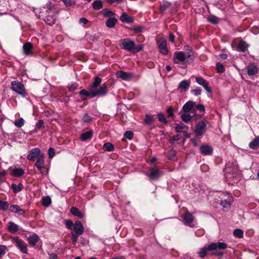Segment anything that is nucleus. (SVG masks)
Wrapping results in <instances>:
<instances>
[{"mask_svg": "<svg viewBox=\"0 0 259 259\" xmlns=\"http://www.w3.org/2000/svg\"><path fill=\"white\" fill-rule=\"evenodd\" d=\"M107 89L108 84L104 83L99 87L98 90H93L90 89V91H88L85 89H82L79 91V95L81 96V101H85L96 96H105L107 93Z\"/></svg>", "mask_w": 259, "mask_h": 259, "instance_id": "nucleus-1", "label": "nucleus"}, {"mask_svg": "<svg viewBox=\"0 0 259 259\" xmlns=\"http://www.w3.org/2000/svg\"><path fill=\"white\" fill-rule=\"evenodd\" d=\"M119 46L122 49L133 53L142 51L144 48L143 45L136 46L135 42L130 38L121 39L119 40Z\"/></svg>", "mask_w": 259, "mask_h": 259, "instance_id": "nucleus-2", "label": "nucleus"}, {"mask_svg": "<svg viewBox=\"0 0 259 259\" xmlns=\"http://www.w3.org/2000/svg\"><path fill=\"white\" fill-rule=\"evenodd\" d=\"M227 247V245L224 242H219L211 243L207 247L200 249L198 252L199 256L201 257H204L206 253V251H212L217 249H224Z\"/></svg>", "mask_w": 259, "mask_h": 259, "instance_id": "nucleus-3", "label": "nucleus"}, {"mask_svg": "<svg viewBox=\"0 0 259 259\" xmlns=\"http://www.w3.org/2000/svg\"><path fill=\"white\" fill-rule=\"evenodd\" d=\"M55 12L52 13L46 14V12H40L39 14V18L43 20L45 23L50 26L53 25L55 22L56 18L55 16Z\"/></svg>", "mask_w": 259, "mask_h": 259, "instance_id": "nucleus-4", "label": "nucleus"}, {"mask_svg": "<svg viewBox=\"0 0 259 259\" xmlns=\"http://www.w3.org/2000/svg\"><path fill=\"white\" fill-rule=\"evenodd\" d=\"M12 90L24 97L27 95L25 90V87L21 82L19 81H13L11 83Z\"/></svg>", "mask_w": 259, "mask_h": 259, "instance_id": "nucleus-5", "label": "nucleus"}, {"mask_svg": "<svg viewBox=\"0 0 259 259\" xmlns=\"http://www.w3.org/2000/svg\"><path fill=\"white\" fill-rule=\"evenodd\" d=\"M159 52L163 55H166L168 53V49L166 45V41L164 38H161L157 41Z\"/></svg>", "mask_w": 259, "mask_h": 259, "instance_id": "nucleus-6", "label": "nucleus"}, {"mask_svg": "<svg viewBox=\"0 0 259 259\" xmlns=\"http://www.w3.org/2000/svg\"><path fill=\"white\" fill-rule=\"evenodd\" d=\"M13 240L17 247H18L23 253H27V246L24 241L20 240L18 237H14Z\"/></svg>", "mask_w": 259, "mask_h": 259, "instance_id": "nucleus-7", "label": "nucleus"}, {"mask_svg": "<svg viewBox=\"0 0 259 259\" xmlns=\"http://www.w3.org/2000/svg\"><path fill=\"white\" fill-rule=\"evenodd\" d=\"M186 58L183 52H175L174 54L173 60L175 63L179 64L180 62H184Z\"/></svg>", "mask_w": 259, "mask_h": 259, "instance_id": "nucleus-8", "label": "nucleus"}, {"mask_svg": "<svg viewBox=\"0 0 259 259\" xmlns=\"http://www.w3.org/2000/svg\"><path fill=\"white\" fill-rule=\"evenodd\" d=\"M161 175L160 171L156 168H151L146 174L151 180L157 179Z\"/></svg>", "mask_w": 259, "mask_h": 259, "instance_id": "nucleus-9", "label": "nucleus"}, {"mask_svg": "<svg viewBox=\"0 0 259 259\" xmlns=\"http://www.w3.org/2000/svg\"><path fill=\"white\" fill-rule=\"evenodd\" d=\"M116 74L118 78H120L123 80H130L134 77L133 73L126 72L122 70L117 71Z\"/></svg>", "mask_w": 259, "mask_h": 259, "instance_id": "nucleus-10", "label": "nucleus"}, {"mask_svg": "<svg viewBox=\"0 0 259 259\" xmlns=\"http://www.w3.org/2000/svg\"><path fill=\"white\" fill-rule=\"evenodd\" d=\"M184 50L186 52V56L187 58V62L189 64H191L194 61V58L193 57V53L192 50L190 49L189 46L186 45L184 47Z\"/></svg>", "mask_w": 259, "mask_h": 259, "instance_id": "nucleus-11", "label": "nucleus"}, {"mask_svg": "<svg viewBox=\"0 0 259 259\" xmlns=\"http://www.w3.org/2000/svg\"><path fill=\"white\" fill-rule=\"evenodd\" d=\"M206 124L204 122H200L196 126L195 134L197 136H202L205 132Z\"/></svg>", "mask_w": 259, "mask_h": 259, "instance_id": "nucleus-12", "label": "nucleus"}, {"mask_svg": "<svg viewBox=\"0 0 259 259\" xmlns=\"http://www.w3.org/2000/svg\"><path fill=\"white\" fill-rule=\"evenodd\" d=\"M175 129L177 132L184 133L186 135V138H189L190 136L187 134L188 127L183 123H180L177 124L175 126Z\"/></svg>", "mask_w": 259, "mask_h": 259, "instance_id": "nucleus-13", "label": "nucleus"}, {"mask_svg": "<svg viewBox=\"0 0 259 259\" xmlns=\"http://www.w3.org/2000/svg\"><path fill=\"white\" fill-rule=\"evenodd\" d=\"M195 105V102L189 101L187 102L183 106L182 110L185 113H187L190 111L194 112V106Z\"/></svg>", "mask_w": 259, "mask_h": 259, "instance_id": "nucleus-14", "label": "nucleus"}, {"mask_svg": "<svg viewBox=\"0 0 259 259\" xmlns=\"http://www.w3.org/2000/svg\"><path fill=\"white\" fill-rule=\"evenodd\" d=\"M247 74L249 76L255 75L258 72V68L253 63L249 64L246 67Z\"/></svg>", "mask_w": 259, "mask_h": 259, "instance_id": "nucleus-15", "label": "nucleus"}, {"mask_svg": "<svg viewBox=\"0 0 259 259\" xmlns=\"http://www.w3.org/2000/svg\"><path fill=\"white\" fill-rule=\"evenodd\" d=\"M183 222L186 225H189L192 223L194 219V217L190 212H187L185 214L182 216Z\"/></svg>", "mask_w": 259, "mask_h": 259, "instance_id": "nucleus-16", "label": "nucleus"}, {"mask_svg": "<svg viewBox=\"0 0 259 259\" xmlns=\"http://www.w3.org/2000/svg\"><path fill=\"white\" fill-rule=\"evenodd\" d=\"M73 230L75 233L77 235H81L83 233L84 228L80 221H75L73 225Z\"/></svg>", "mask_w": 259, "mask_h": 259, "instance_id": "nucleus-17", "label": "nucleus"}, {"mask_svg": "<svg viewBox=\"0 0 259 259\" xmlns=\"http://www.w3.org/2000/svg\"><path fill=\"white\" fill-rule=\"evenodd\" d=\"M249 47V45L247 44L245 41H244L242 39H241L237 46V51L241 52V53H244L246 50L248 49Z\"/></svg>", "mask_w": 259, "mask_h": 259, "instance_id": "nucleus-18", "label": "nucleus"}, {"mask_svg": "<svg viewBox=\"0 0 259 259\" xmlns=\"http://www.w3.org/2000/svg\"><path fill=\"white\" fill-rule=\"evenodd\" d=\"M40 152V150L38 148L32 149L27 155V159L31 161L34 160L37 156H39Z\"/></svg>", "mask_w": 259, "mask_h": 259, "instance_id": "nucleus-19", "label": "nucleus"}, {"mask_svg": "<svg viewBox=\"0 0 259 259\" xmlns=\"http://www.w3.org/2000/svg\"><path fill=\"white\" fill-rule=\"evenodd\" d=\"M32 49V44L29 42L25 43L23 46V52L26 55H32L33 53Z\"/></svg>", "mask_w": 259, "mask_h": 259, "instance_id": "nucleus-20", "label": "nucleus"}, {"mask_svg": "<svg viewBox=\"0 0 259 259\" xmlns=\"http://www.w3.org/2000/svg\"><path fill=\"white\" fill-rule=\"evenodd\" d=\"M212 148L207 145H202L200 147V151L203 155H210L212 153Z\"/></svg>", "mask_w": 259, "mask_h": 259, "instance_id": "nucleus-21", "label": "nucleus"}, {"mask_svg": "<svg viewBox=\"0 0 259 259\" xmlns=\"http://www.w3.org/2000/svg\"><path fill=\"white\" fill-rule=\"evenodd\" d=\"M190 80H183L181 81L178 85V89H180L182 91L186 92L190 87Z\"/></svg>", "mask_w": 259, "mask_h": 259, "instance_id": "nucleus-22", "label": "nucleus"}, {"mask_svg": "<svg viewBox=\"0 0 259 259\" xmlns=\"http://www.w3.org/2000/svg\"><path fill=\"white\" fill-rule=\"evenodd\" d=\"M102 78L100 77L96 76L94 77V81L89 85L90 89L93 90H98L99 89H97V88L100 86Z\"/></svg>", "mask_w": 259, "mask_h": 259, "instance_id": "nucleus-23", "label": "nucleus"}, {"mask_svg": "<svg viewBox=\"0 0 259 259\" xmlns=\"http://www.w3.org/2000/svg\"><path fill=\"white\" fill-rule=\"evenodd\" d=\"M37 168L41 170L44 166V155H39L37 159V161L35 164Z\"/></svg>", "mask_w": 259, "mask_h": 259, "instance_id": "nucleus-24", "label": "nucleus"}, {"mask_svg": "<svg viewBox=\"0 0 259 259\" xmlns=\"http://www.w3.org/2000/svg\"><path fill=\"white\" fill-rule=\"evenodd\" d=\"M120 20L123 22L131 23L133 22L134 18L133 17L128 16L126 13H123L120 17Z\"/></svg>", "mask_w": 259, "mask_h": 259, "instance_id": "nucleus-25", "label": "nucleus"}, {"mask_svg": "<svg viewBox=\"0 0 259 259\" xmlns=\"http://www.w3.org/2000/svg\"><path fill=\"white\" fill-rule=\"evenodd\" d=\"M38 236L36 234H33L29 237L28 242L31 246H34L38 241Z\"/></svg>", "mask_w": 259, "mask_h": 259, "instance_id": "nucleus-26", "label": "nucleus"}, {"mask_svg": "<svg viewBox=\"0 0 259 259\" xmlns=\"http://www.w3.org/2000/svg\"><path fill=\"white\" fill-rule=\"evenodd\" d=\"M70 212L73 215L78 217L79 218H83L84 217V214L75 207H72L70 209Z\"/></svg>", "mask_w": 259, "mask_h": 259, "instance_id": "nucleus-27", "label": "nucleus"}, {"mask_svg": "<svg viewBox=\"0 0 259 259\" xmlns=\"http://www.w3.org/2000/svg\"><path fill=\"white\" fill-rule=\"evenodd\" d=\"M249 147L252 149L259 148V136L255 137L249 144Z\"/></svg>", "mask_w": 259, "mask_h": 259, "instance_id": "nucleus-28", "label": "nucleus"}, {"mask_svg": "<svg viewBox=\"0 0 259 259\" xmlns=\"http://www.w3.org/2000/svg\"><path fill=\"white\" fill-rule=\"evenodd\" d=\"M18 229L19 227L17 224L12 222H9L8 227V230L9 232L11 233H15L18 230Z\"/></svg>", "mask_w": 259, "mask_h": 259, "instance_id": "nucleus-29", "label": "nucleus"}, {"mask_svg": "<svg viewBox=\"0 0 259 259\" xmlns=\"http://www.w3.org/2000/svg\"><path fill=\"white\" fill-rule=\"evenodd\" d=\"M117 20L115 18H109L106 22V25L108 28H113L115 25Z\"/></svg>", "mask_w": 259, "mask_h": 259, "instance_id": "nucleus-30", "label": "nucleus"}, {"mask_svg": "<svg viewBox=\"0 0 259 259\" xmlns=\"http://www.w3.org/2000/svg\"><path fill=\"white\" fill-rule=\"evenodd\" d=\"M103 5V2L101 0H95L92 3L93 8L95 10L101 9Z\"/></svg>", "mask_w": 259, "mask_h": 259, "instance_id": "nucleus-31", "label": "nucleus"}, {"mask_svg": "<svg viewBox=\"0 0 259 259\" xmlns=\"http://www.w3.org/2000/svg\"><path fill=\"white\" fill-rule=\"evenodd\" d=\"M171 6V3L168 1H164L160 5L159 11L161 13H163L165 10Z\"/></svg>", "mask_w": 259, "mask_h": 259, "instance_id": "nucleus-32", "label": "nucleus"}, {"mask_svg": "<svg viewBox=\"0 0 259 259\" xmlns=\"http://www.w3.org/2000/svg\"><path fill=\"white\" fill-rule=\"evenodd\" d=\"M24 172L22 168H15L12 170V174L15 177H21L24 174Z\"/></svg>", "mask_w": 259, "mask_h": 259, "instance_id": "nucleus-33", "label": "nucleus"}, {"mask_svg": "<svg viewBox=\"0 0 259 259\" xmlns=\"http://www.w3.org/2000/svg\"><path fill=\"white\" fill-rule=\"evenodd\" d=\"M46 14L52 13L53 11L55 12V5L51 2L46 4Z\"/></svg>", "mask_w": 259, "mask_h": 259, "instance_id": "nucleus-34", "label": "nucleus"}, {"mask_svg": "<svg viewBox=\"0 0 259 259\" xmlns=\"http://www.w3.org/2000/svg\"><path fill=\"white\" fill-rule=\"evenodd\" d=\"M93 133L91 131L87 132L86 133H82L80 136V139L82 141H86L92 138Z\"/></svg>", "mask_w": 259, "mask_h": 259, "instance_id": "nucleus-35", "label": "nucleus"}, {"mask_svg": "<svg viewBox=\"0 0 259 259\" xmlns=\"http://www.w3.org/2000/svg\"><path fill=\"white\" fill-rule=\"evenodd\" d=\"M11 188L14 193H17L22 189V185L21 183L18 184V185L12 184L11 185Z\"/></svg>", "mask_w": 259, "mask_h": 259, "instance_id": "nucleus-36", "label": "nucleus"}, {"mask_svg": "<svg viewBox=\"0 0 259 259\" xmlns=\"http://www.w3.org/2000/svg\"><path fill=\"white\" fill-rule=\"evenodd\" d=\"M154 121L153 116L152 114H147L144 120L145 124L151 125Z\"/></svg>", "mask_w": 259, "mask_h": 259, "instance_id": "nucleus-37", "label": "nucleus"}, {"mask_svg": "<svg viewBox=\"0 0 259 259\" xmlns=\"http://www.w3.org/2000/svg\"><path fill=\"white\" fill-rule=\"evenodd\" d=\"M197 111H198L200 112H205V107L202 104H199L196 105L195 103V105L194 106V112H196Z\"/></svg>", "mask_w": 259, "mask_h": 259, "instance_id": "nucleus-38", "label": "nucleus"}, {"mask_svg": "<svg viewBox=\"0 0 259 259\" xmlns=\"http://www.w3.org/2000/svg\"><path fill=\"white\" fill-rule=\"evenodd\" d=\"M104 11L105 12L103 15L105 17H109V18H113L115 17L116 16V14L114 12H112L111 11L105 9Z\"/></svg>", "mask_w": 259, "mask_h": 259, "instance_id": "nucleus-39", "label": "nucleus"}, {"mask_svg": "<svg viewBox=\"0 0 259 259\" xmlns=\"http://www.w3.org/2000/svg\"><path fill=\"white\" fill-rule=\"evenodd\" d=\"M11 208L13 211L19 214H23L24 213V210L20 208L17 205H12Z\"/></svg>", "mask_w": 259, "mask_h": 259, "instance_id": "nucleus-40", "label": "nucleus"}, {"mask_svg": "<svg viewBox=\"0 0 259 259\" xmlns=\"http://www.w3.org/2000/svg\"><path fill=\"white\" fill-rule=\"evenodd\" d=\"M144 27L142 25H138L135 27H130L128 29L134 31L135 33H139L143 31Z\"/></svg>", "mask_w": 259, "mask_h": 259, "instance_id": "nucleus-41", "label": "nucleus"}, {"mask_svg": "<svg viewBox=\"0 0 259 259\" xmlns=\"http://www.w3.org/2000/svg\"><path fill=\"white\" fill-rule=\"evenodd\" d=\"M234 235L239 238H241L243 236V232L241 229H236L233 232Z\"/></svg>", "mask_w": 259, "mask_h": 259, "instance_id": "nucleus-42", "label": "nucleus"}, {"mask_svg": "<svg viewBox=\"0 0 259 259\" xmlns=\"http://www.w3.org/2000/svg\"><path fill=\"white\" fill-rule=\"evenodd\" d=\"M207 20L213 24H217L219 23L218 18L214 15H210L208 16Z\"/></svg>", "mask_w": 259, "mask_h": 259, "instance_id": "nucleus-43", "label": "nucleus"}, {"mask_svg": "<svg viewBox=\"0 0 259 259\" xmlns=\"http://www.w3.org/2000/svg\"><path fill=\"white\" fill-rule=\"evenodd\" d=\"M216 69L218 73H222L225 72V68L224 66L220 62H217L216 64Z\"/></svg>", "mask_w": 259, "mask_h": 259, "instance_id": "nucleus-44", "label": "nucleus"}, {"mask_svg": "<svg viewBox=\"0 0 259 259\" xmlns=\"http://www.w3.org/2000/svg\"><path fill=\"white\" fill-rule=\"evenodd\" d=\"M113 146L110 143H106L103 145V149L107 151H112L113 150Z\"/></svg>", "mask_w": 259, "mask_h": 259, "instance_id": "nucleus-45", "label": "nucleus"}, {"mask_svg": "<svg viewBox=\"0 0 259 259\" xmlns=\"http://www.w3.org/2000/svg\"><path fill=\"white\" fill-rule=\"evenodd\" d=\"M51 203V200L49 197H44L42 198V205L44 206L48 207L49 206Z\"/></svg>", "mask_w": 259, "mask_h": 259, "instance_id": "nucleus-46", "label": "nucleus"}, {"mask_svg": "<svg viewBox=\"0 0 259 259\" xmlns=\"http://www.w3.org/2000/svg\"><path fill=\"white\" fill-rule=\"evenodd\" d=\"M196 81L197 83L201 86H203L207 82L206 80H205L203 77H196Z\"/></svg>", "mask_w": 259, "mask_h": 259, "instance_id": "nucleus-47", "label": "nucleus"}, {"mask_svg": "<svg viewBox=\"0 0 259 259\" xmlns=\"http://www.w3.org/2000/svg\"><path fill=\"white\" fill-rule=\"evenodd\" d=\"M78 88V84L77 83H74L71 85H68L67 87L68 91L70 92H73L75 90H77Z\"/></svg>", "mask_w": 259, "mask_h": 259, "instance_id": "nucleus-48", "label": "nucleus"}, {"mask_svg": "<svg viewBox=\"0 0 259 259\" xmlns=\"http://www.w3.org/2000/svg\"><path fill=\"white\" fill-rule=\"evenodd\" d=\"M24 119L22 118L15 120L14 122L15 125L18 127H21L24 125Z\"/></svg>", "mask_w": 259, "mask_h": 259, "instance_id": "nucleus-49", "label": "nucleus"}, {"mask_svg": "<svg viewBox=\"0 0 259 259\" xmlns=\"http://www.w3.org/2000/svg\"><path fill=\"white\" fill-rule=\"evenodd\" d=\"M230 167H231V164L228 163L226 165L225 168L224 169V171L226 175H227L226 176V177L227 178H230V175L231 174V171L230 170Z\"/></svg>", "mask_w": 259, "mask_h": 259, "instance_id": "nucleus-50", "label": "nucleus"}, {"mask_svg": "<svg viewBox=\"0 0 259 259\" xmlns=\"http://www.w3.org/2000/svg\"><path fill=\"white\" fill-rule=\"evenodd\" d=\"M65 6L70 7L75 4L76 2L75 0H62Z\"/></svg>", "mask_w": 259, "mask_h": 259, "instance_id": "nucleus-51", "label": "nucleus"}, {"mask_svg": "<svg viewBox=\"0 0 259 259\" xmlns=\"http://www.w3.org/2000/svg\"><path fill=\"white\" fill-rule=\"evenodd\" d=\"M181 118L185 122H188L191 119L190 114H181Z\"/></svg>", "mask_w": 259, "mask_h": 259, "instance_id": "nucleus-52", "label": "nucleus"}, {"mask_svg": "<svg viewBox=\"0 0 259 259\" xmlns=\"http://www.w3.org/2000/svg\"><path fill=\"white\" fill-rule=\"evenodd\" d=\"M220 204L224 208H228L231 206V203L227 200L222 201Z\"/></svg>", "mask_w": 259, "mask_h": 259, "instance_id": "nucleus-53", "label": "nucleus"}, {"mask_svg": "<svg viewBox=\"0 0 259 259\" xmlns=\"http://www.w3.org/2000/svg\"><path fill=\"white\" fill-rule=\"evenodd\" d=\"M7 251L8 249L6 246L0 245V257L4 255Z\"/></svg>", "mask_w": 259, "mask_h": 259, "instance_id": "nucleus-54", "label": "nucleus"}, {"mask_svg": "<svg viewBox=\"0 0 259 259\" xmlns=\"http://www.w3.org/2000/svg\"><path fill=\"white\" fill-rule=\"evenodd\" d=\"M9 205L7 202L0 200V209L7 210L8 208Z\"/></svg>", "mask_w": 259, "mask_h": 259, "instance_id": "nucleus-55", "label": "nucleus"}, {"mask_svg": "<svg viewBox=\"0 0 259 259\" xmlns=\"http://www.w3.org/2000/svg\"><path fill=\"white\" fill-rule=\"evenodd\" d=\"M71 235L72 238V242L73 244H75L77 241L78 237L79 235H77L76 233L74 234V233H71Z\"/></svg>", "mask_w": 259, "mask_h": 259, "instance_id": "nucleus-56", "label": "nucleus"}, {"mask_svg": "<svg viewBox=\"0 0 259 259\" xmlns=\"http://www.w3.org/2000/svg\"><path fill=\"white\" fill-rule=\"evenodd\" d=\"M124 136L125 138H127L129 140H131L133 137V133L131 131H126L124 133Z\"/></svg>", "mask_w": 259, "mask_h": 259, "instance_id": "nucleus-57", "label": "nucleus"}, {"mask_svg": "<svg viewBox=\"0 0 259 259\" xmlns=\"http://www.w3.org/2000/svg\"><path fill=\"white\" fill-rule=\"evenodd\" d=\"M201 90L200 88H197L196 89H193L191 90V93L194 95L195 96H198L201 94Z\"/></svg>", "mask_w": 259, "mask_h": 259, "instance_id": "nucleus-58", "label": "nucleus"}, {"mask_svg": "<svg viewBox=\"0 0 259 259\" xmlns=\"http://www.w3.org/2000/svg\"><path fill=\"white\" fill-rule=\"evenodd\" d=\"M181 138V136L179 134L175 135L170 139L169 142L171 144H174V141H178Z\"/></svg>", "mask_w": 259, "mask_h": 259, "instance_id": "nucleus-59", "label": "nucleus"}, {"mask_svg": "<svg viewBox=\"0 0 259 259\" xmlns=\"http://www.w3.org/2000/svg\"><path fill=\"white\" fill-rule=\"evenodd\" d=\"M65 225L68 229H72V227H73V222L70 220H66L65 221Z\"/></svg>", "mask_w": 259, "mask_h": 259, "instance_id": "nucleus-60", "label": "nucleus"}, {"mask_svg": "<svg viewBox=\"0 0 259 259\" xmlns=\"http://www.w3.org/2000/svg\"><path fill=\"white\" fill-rule=\"evenodd\" d=\"M92 118L89 115V114H84L82 118L83 121L86 123L90 122L92 120Z\"/></svg>", "mask_w": 259, "mask_h": 259, "instance_id": "nucleus-61", "label": "nucleus"}, {"mask_svg": "<svg viewBox=\"0 0 259 259\" xmlns=\"http://www.w3.org/2000/svg\"><path fill=\"white\" fill-rule=\"evenodd\" d=\"M49 157L50 158H52L55 155L54 149L52 148L49 149Z\"/></svg>", "mask_w": 259, "mask_h": 259, "instance_id": "nucleus-62", "label": "nucleus"}, {"mask_svg": "<svg viewBox=\"0 0 259 259\" xmlns=\"http://www.w3.org/2000/svg\"><path fill=\"white\" fill-rule=\"evenodd\" d=\"M44 122L42 120H39L36 123V127L37 128H40L44 126Z\"/></svg>", "mask_w": 259, "mask_h": 259, "instance_id": "nucleus-63", "label": "nucleus"}, {"mask_svg": "<svg viewBox=\"0 0 259 259\" xmlns=\"http://www.w3.org/2000/svg\"><path fill=\"white\" fill-rule=\"evenodd\" d=\"M176 155V151L174 150H171L169 151L168 153V157L169 159H172L174 157H175Z\"/></svg>", "mask_w": 259, "mask_h": 259, "instance_id": "nucleus-64", "label": "nucleus"}]
</instances>
